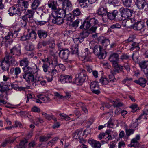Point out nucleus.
I'll return each mask as SVG.
<instances>
[{"label": "nucleus", "mask_w": 148, "mask_h": 148, "mask_svg": "<svg viewBox=\"0 0 148 148\" xmlns=\"http://www.w3.org/2000/svg\"><path fill=\"white\" fill-rule=\"evenodd\" d=\"M17 35V32L16 31H14V33L9 32L4 37L2 34H0V45H2L5 43V46L7 47L8 45L6 43H8L9 45L10 46Z\"/></svg>", "instance_id": "obj_1"}, {"label": "nucleus", "mask_w": 148, "mask_h": 148, "mask_svg": "<svg viewBox=\"0 0 148 148\" xmlns=\"http://www.w3.org/2000/svg\"><path fill=\"white\" fill-rule=\"evenodd\" d=\"M24 10L22 6L20 5L10 7L8 10V14L10 16H13L14 15L20 16H21V13Z\"/></svg>", "instance_id": "obj_2"}, {"label": "nucleus", "mask_w": 148, "mask_h": 148, "mask_svg": "<svg viewBox=\"0 0 148 148\" xmlns=\"http://www.w3.org/2000/svg\"><path fill=\"white\" fill-rule=\"evenodd\" d=\"M119 11L121 14V17L118 20L121 21L130 17L133 11L132 10L122 7L119 9Z\"/></svg>", "instance_id": "obj_3"}, {"label": "nucleus", "mask_w": 148, "mask_h": 148, "mask_svg": "<svg viewBox=\"0 0 148 148\" xmlns=\"http://www.w3.org/2000/svg\"><path fill=\"white\" fill-rule=\"evenodd\" d=\"M88 78L86 72L85 70L82 69L77 75H76L74 82L77 85H81Z\"/></svg>", "instance_id": "obj_4"}, {"label": "nucleus", "mask_w": 148, "mask_h": 148, "mask_svg": "<svg viewBox=\"0 0 148 148\" xmlns=\"http://www.w3.org/2000/svg\"><path fill=\"white\" fill-rule=\"evenodd\" d=\"M93 53L100 59H104L106 56V51L100 45H96L93 49Z\"/></svg>", "instance_id": "obj_5"}, {"label": "nucleus", "mask_w": 148, "mask_h": 148, "mask_svg": "<svg viewBox=\"0 0 148 148\" xmlns=\"http://www.w3.org/2000/svg\"><path fill=\"white\" fill-rule=\"evenodd\" d=\"M119 59L118 54L114 53L110 55L109 60L112 63L114 67L116 68L119 67L120 69H121L122 66L121 65H119L118 64Z\"/></svg>", "instance_id": "obj_6"}, {"label": "nucleus", "mask_w": 148, "mask_h": 148, "mask_svg": "<svg viewBox=\"0 0 148 148\" xmlns=\"http://www.w3.org/2000/svg\"><path fill=\"white\" fill-rule=\"evenodd\" d=\"M130 21L132 23H135L133 26V28L135 30H140L143 28L145 26L144 23L141 21L136 22L134 18H131Z\"/></svg>", "instance_id": "obj_7"}, {"label": "nucleus", "mask_w": 148, "mask_h": 148, "mask_svg": "<svg viewBox=\"0 0 148 148\" xmlns=\"http://www.w3.org/2000/svg\"><path fill=\"white\" fill-rule=\"evenodd\" d=\"M83 132L82 129H79L77 130L72 134L73 138L76 139H79V142L81 143H83L85 142V140L82 138L83 135Z\"/></svg>", "instance_id": "obj_8"}, {"label": "nucleus", "mask_w": 148, "mask_h": 148, "mask_svg": "<svg viewBox=\"0 0 148 148\" xmlns=\"http://www.w3.org/2000/svg\"><path fill=\"white\" fill-rule=\"evenodd\" d=\"M90 88L92 92L98 95L100 93L99 88L98 82H92L90 84Z\"/></svg>", "instance_id": "obj_9"}, {"label": "nucleus", "mask_w": 148, "mask_h": 148, "mask_svg": "<svg viewBox=\"0 0 148 148\" xmlns=\"http://www.w3.org/2000/svg\"><path fill=\"white\" fill-rule=\"evenodd\" d=\"M10 53L12 55L20 56L21 54V46L19 45L14 46L10 48Z\"/></svg>", "instance_id": "obj_10"}, {"label": "nucleus", "mask_w": 148, "mask_h": 148, "mask_svg": "<svg viewBox=\"0 0 148 148\" xmlns=\"http://www.w3.org/2000/svg\"><path fill=\"white\" fill-rule=\"evenodd\" d=\"M107 12V8L106 7L101 6L97 10V14L101 16L102 20L103 21V18L106 15Z\"/></svg>", "instance_id": "obj_11"}, {"label": "nucleus", "mask_w": 148, "mask_h": 148, "mask_svg": "<svg viewBox=\"0 0 148 148\" xmlns=\"http://www.w3.org/2000/svg\"><path fill=\"white\" fill-rule=\"evenodd\" d=\"M60 79L62 83L63 84L70 83L72 82V77L69 75H62L60 76Z\"/></svg>", "instance_id": "obj_12"}, {"label": "nucleus", "mask_w": 148, "mask_h": 148, "mask_svg": "<svg viewBox=\"0 0 148 148\" xmlns=\"http://www.w3.org/2000/svg\"><path fill=\"white\" fill-rule=\"evenodd\" d=\"M117 10H114L112 12H107V14L108 19L111 20L119 21L118 19L119 18H116L118 14Z\"/></svg>", "instance_id": "obj_13"}, {"label": "nucleus", "mask_w": 148, "mask_h": 148, "mask_svg": "<svg viewBox=\"0 0 148 148\" xmlns=\"http://www.w3.org/2000/svg\"><path fill=\"white\" fill-rule=\"evenodd\" d=\"M70 54V51L66 49L64 50H61L60 51L59 53L60 58L63 60H66L68 59L69 55Z\"/></svg>", "instance_id": "obj_14"}, {"label": "nucleus", "mask_w": 148, "mask_h": 148, "mask_svg": "<svg viewBox=\"0 0 148 148\" xmlns=\"http://www.w3.org/2000/svg\"><path fill=\"white\" fill-rule=\"evenodd\" d=\"M138 64L141 69H143L144 73H148V60L142 61Z\"/></svg>", "instance_id": "obj_15"}, {"label": "nucleus", "mask_w": 148, "mask_h": 148, "mask_svg": "<svg viewBox=\"0 0 148 148\" xmlns=\"http://www.w3.org/2000/svg\"><path fill=\"white\" fill-rule=\"evenodd\" d=\"M41 15V19L44 21H37L35 22L36 24L40 26L46 24L48 21L49 18L48 16L46 14H44L42 13Z\"/></svg>", "instance_id": "obj_16"}, {"label": "nucleus", "mask_w": 148, "mask_h": 148, "mask_svg": "<svg viewBox=\"0 0 148 148\" xmlns=\"http://www.w3.org/2000/svg\"><path fill=\"white\" fill-rule=\"evenodd\" d=\"M135 4L138 9L142 10L146 7L147 2L145 0H135Z\"/></svg>", "instance_id": "obj_17"}, {"label": "nucleus", "mask_w": 148, "mask_h": 148, "mask_svg": "<svg viewBox=\"0 0 148 148\" xmlns=\"http://www.w3.org/2000/svg\"><path fill=\"white\" fill-rule=\"evenodd\" d=\"M62 8L64 10L68 11H71L73 8V5L71 2L69 0H66L63 5H62Z\"/></svg>", "instance_id": "obj_18"}, {"label": "nucleus", "mask_w": 148, "mask_h": 148, "mask_svg": "<svg viewBox=\"0 0 148 148\" xmlns=\"http://www.w3.org/2000/svg\"><path fill=\"white\" fill-rule=\"evenodd\" d=\"M34 10L33 9H26L24 10L25 14L22 16L27 19L33 17L35 13Z\"/></svg>", "instance_id": "obj_19"}, {"label": "nucleus", "mask_w": 148, "mask_h": 148, "mask_svg": "<svg viewBox=\"0 0 148 148\" xmlns=\"http://www.w3.org/2000/svg\"><path fill=\"white\" fill-rule=\"evenodd\" d=\"M21 69L19 67H12L10 70V74H14L15 78H18V75L21 73Z\"/></svg>", "instance_id": "obj_20"}, {"label": "nucleus", "mask_w": 148, "mask_h": 148, "mask_svg": "<svg viewBox=\"0 0 148 148\" xmlns=\"http://www.w3.org/2000/svg\"><path fill=\"white\" fill-rule=\"evenodd\" d=\"M22 69L25 73H35L37 71L36 69L34 67H30L28 66L23 67Z\"/></svg>", "instance_id": "obj_21"}, {"label": "nucleus", "mask_w": 148, "mask_h": 148, "mask_svg": "<svg viewBox=\"0 0 148 148\" xmlns=\"http://www.w3.org/2000/svg\"><path fill=\"white\" fill-rule=\"evenodd\" d=\"M0 67H1V70L3 72L7 71H8L10 65L5 61L2 60L0 61Z\"/></svg>", "instance_id": "obj_22"}, {"label": "nucleus", "mask_w": 148, "mask_h": 148, "mask_svg": "<svg viewBox=\"0 0 148 148\" xmlns=\"http://www.w3.org/2000/svg\"><path fill=\"white\" fill-rule=\"evenodd\" d=\"M88 19V18L87 17L82 23V25L79 27L81 29H87L90 27L91 25Z\"/></svg>", "instance_id": "obj_23"}, {"label": "nucleus", "mask_w": 148, "mask_h": 148, "mask_svg": "<svg viewBox=\"0 0 148 148\" xmlns=\"http://www.w3.org/2000/svg\"><path fill=\"white\" fill-rule=\"evenodd\" d=\"M55 12L57 17L64 18L66 16V11L62 8L55 10Z\"/></svg>", "instance_id": "obj_24"}, {"label": "nucleus", "mask_w": 148, "mask_h": 148, "mask_svg": "<svg viewBox=\"0 0 148 148\" xmlns=\"http://www.w3.org/2000/svg\"><path fill=\"white\" fill-rule=\"evenodd\" d=\"M84 54H83L82 57L83 59L86 61L89 60L91 57V53L88 51V49L86 48L85 49Z\"/></svg>", "instance_id": "obj_25"}, {"label": "nucleus", "mask_w": 148, "mask_h": 148, "mask_svg": "<svg viewBox=\"0 0 148 148\" xmlns=\"http://www.w3.org/2000/svg\"><path fill=\"white\" fill-rule=\"evenodd\" d=\"M37 33L39 38L41 39L45 38L48 35L47 32L43 29L38 30Z\"/></svg>", "instance_id": "obj_26"}, {"label": "nucleus", "mask_w": 148, "mask_h": 148, "mask_svg": "<svg viewBox=\"0 0 148 148\" xmlns=\"http://www.w3.org/2000/svg\"><path fill=\"white\" fill-rule=\"evenodd\" d=\"M88 142L93 148H100L101 146V143L99 141L94 140H89Z\"/></svg>", "instance_id": "obj_27"}, {"label": "nucleus", "mask_w": 148, "mask_h": 148, "mask_svg": "<svg viewBox=\"0 0 148 148\" xmlns=\"http://www.w3.org/2000/svg\"><path fill=\"white\" fill-rule=\"evenodd\" d=\"M41 3L40 0H34L31 5V9L35 11L36 10L40 4Z\"/></svg>", "instance_id": "obj_28"}, {"label": "nucleus", "mask_w": 148, "mask_h": 148, "mask_svg": "<svg viewBox=\"0 0 148 148\" xmlns=\"http://www.w3.org/2000/svg\"><path fill=\"white\" fill-rule=\"evenodd\" d=\"M147 81L144 78H140L138 80H135L134 82L136 83L143 87H144L146 85Z\"/></svg>", "instance_id": "obj_29"}, {"label": "nucleus", "mask_w": 148, "mask_h": 148, "mask_svg": "<svg viewBox=\"0 0 148 148\" xmlns=\"http://www.w3.org/2000/svg\"><path fill=\"white\" fill-rule=\"evenodd\" d=\"M48 4L49 7L52 10H57V4L56 1L54 0H51L48 2Z\"/></svg>", "instance_id": "obj_30"}, {"label": "nucleus", "mask_w": 148, "mask_h": 148, "mask_svg": "<svg viewBox=\"0 0 148 148\" xmlns=\"http://www.w3.org/2000/svg\"><path fill=\"white\" fill-rule=\"evenodd\" d=\"M34 73H25L23 75V78L25 79L26 81L28 82H29L32 80L34 77Z\"/></svg>", "instance_id": "obj_31"}, {"label": "nucleus", "mask_w": 148, "mask_h": 148, "mask_svg": "<svg viewBox=\"0 0 148 148\" xmlns=\"http://www.w3.org/2000/svg\"><path fill=\"white\" fill-rule=\"evenodd\" d=\"M52 22L54 24L60 25L63 23L64 20L63 18L57 17L53 19Z\"/></svg>", "instance_id": "obj_32"}, {"label": "nucleus", "mask_w": 148, "mask_h": 148, "mask_svg": "<svg viewBox=\"0 0 148 148\" xmlns=\"http://www.w3.org/2000/svg\"><path fill=\"white\" fill-rule=\"evenodd\" d=\"M87 17L88 18L91 25L92 24L94 25H98L99 22L97 17L95 16L92 18H90L89 16Z\"/></svg>", "instance_id": "obj_33"}, {"label": "nucleus", "mask_w": 148, "mask_h": 148, "mask_svg": "<svg viewBox=\"0 0 148 148\" xmlns=\"http://www.w3.org/2000/svg\"><path fill=\"white\" fill-rule=\"evenodd\" d=\"M79 5L82 8H86L89 6V3L88 0L81 1L77 2Z\"/></svg>", "instance_id": "obj_34"}, {"label": "nucleus", "mask_w": 148, "mask_h": 148, "mask_svg": "<svg viewBox=\"0 0 148 148\" xmlns=\"http://www.w3.org/2000/svg\"><path fill=\"white\" fill-rule=\"evenodd\" d=\"M28 65L29 61L27 58H23L19 62V65L21 66L25 67L28 66Z\"/></svg>", "instance_id": "obj_35"}, {"label": "nucleus", "mask_w": 148, "mask_h": 148, "mask_svg": "<svg viewBox=\"0 0 148 148\" xmlns=\"http://www.w3.org/2000/svg\"><path fill=\"white\" fill-rule=\"evenodd\" d=\"M71 52L72 54H78L79 52L78 46L77 44L73 45L71 48Z\"/></svg>", "instance_id": "obj_36"}, {"label": "nucleus", "mask_w": 148, "mask_h": 148, "mask_svg": "<svg viewBox=\"0 0 148 148\" xmlns=\"http://www.w3.org/2000/svg\"><path fill=\"white\" fill-rule=\"evenodd\" d=\"M22 20L21 21V27L25 29L26 28L28 19L23 16L22 17Z\"/></svg>", "instance_id": "obj_37"}, {"label": "nucleus", "mask_w": 148, "mask_h": 148, "mask_svg": "<svg viewBox=\"0 0 148 148\" xmlns=\"http://www.w3.org/2000/svg\"><path fill=\"white\" fill-rule=\"evenodd\" d=\"M123 3L125 6L129 8L131 6L132 0H122Z\"/></svg>", "instance_id": "obj_38"}, {"label": "nucleus", "mask_w": 148, "mask_h": 148, "mask_svg": "<svg viewBox=\"0 0 148 148\" xmlns=\"http://www.w3.org/2000/svg\"><path fill=\"white\" fill-rule=\"evenodd\" d=\"M25 49L26 51H32L34 49V46L32 44H29L25 46Z\"/></svg>", "instance_id": "obj_39"}, {"label": "nucleus", "mask_w": 148, "mask_h": 148, "mask_svg": "<svg viewBox=\"0 0 148 148\" xmlns=\"http://www.w3.org/2000/svg\"><path fill=\"white\" fill-rule=\"evenodd\" d=\"M58 140V138L56 137L53 138L51 140L49 141L48 143L49 145L52 147L56 143L57 140Z\"/></svg>", "instance_id": "obj_40"}, {"label": "nucleus", "mask_w": 148, "mask_h": 148, "mask_svg": "<svg viewBox=\"0 0 148 148\" xmlns=\"http://www.w3.org/2000/svg\"><path fill=\"white\" fill-rule=\"evenodd\" d=\"M41 114L46 119L48 120H51L53 118V115H50L47 114V113L44 112H42L41 113Z\"/></svg>", "instance_id": "obj_41"}, {"label": "nucleus", "mask_w": 148, "mask_h": 148, "mask_svg": "<svg viewBox=\"0 0 148 148\" xmlns=\"http://www.w3.org/2000/svg\"><path fill=\"white\" fill-rule=\"evenodd\" d=\"M130 56L129 55V53H122L121 56L120 58L122 60H127L130 58Z\"/></svg>", "instance_id": "obj_42"}, {"label": "nucleus", "mask_w": 148, "mask_h": 148, "mask_svg": "<svg viewBox=\"0 0 148 148\" xmlns=\"http://www.w3.org/2000/svg\"><path fill=\"white\" fill-rule=\"evenodd\" d=\"M148 114V112H145L143 111V113H142L138 118L136 119V121L140 120L142 118L147 119L146 116Z\"/></svg>", "instance_id": "obj_43"}, {"label": "nucleus", "mask_w": 148, "mask_h": 148, "mask_svg": "<svg viewBox=\"0 0 148 148\" xmlns=\"http://www.w3.org/2000/svg\"><path fill=\"white\" fill-rule=\"evenodd\" d=\"M138 141L134 138L132 139L131 140V146L136 147L138 146Z\"/></svg>", "instance_id": "obj_44"}, {"label": "nucleus", "mask_w": 148, "mask_h": 148, "mask_svg": "<svg viewBox=\"0 0 148 148\" xmlns=\"http://www.w3.org/2000/svg\"><path fill=\"white\" fill-rule=\"evenodd\" d=\"M100 82L103 85L107 84L109 81L107 78L101 77L100 79Z\"/></svg>", "instance_id": "obj_45"}, {"label": "nucleus", "mask_w": 148, "mask_h": 148, "mask_svg": "<svg viewBox=\"0 0 148 148\" xmlns=\"http://www.w3.org/2000/svg\"><path fill=\"white\" fill-rule=\"evenodd\" d=\"M31 37L30 34L29 33L23 35L21 38V40L25 41L29 39Z\"/></svg>", "instance_id": "obj_46"}, {"label": "nucleus", "mask_w": 148, "mask_h": 148, "mask_svg": "<svg viewBox=\"0 0 148 148\" xmlns=\"http://www.w3.org/2000/svg\"><path fill=\"white\" fill-rule=\"evenodd\" d=\"M22 6H23L24 8H23V9L24 10L23 11L28 8L29 6V2L28 1L22 0Z\"/></svg>", "instance_id": "obj_47"}, {"label": "nucleus", "mask_w": 148, "mask_h": 148, "mask_svg": "<svg viewBox=\"0 0 148 148\" xmlns=\"http://www.w3.org/2000/svg\"><path fill=\"white\" fill-rule=\"evenodd\" d=\"M12 56L10 55V53H7L6 54L4 58L2 60L8 64V62H9V60Z\"/></svg>", "instance_id": "obj_48"}, {"label": "nucleus", "mask_w": 148, "mask_h": 148, "mask_svg": "<svg viewBox=\"0 0 148 148\" xmlns=\"http://www.w3.org/2000/svg\"><path fill=\"white\" fill-rule=\"evenodd\" d=\"M73 14L75 16H77L80 15L81 14L80 10L78 8H76L75 9L73 12Z\"/></svg>", "instance_id": "obj_49"}, {"label": "nucleus", "mask_w": 148, "mask_h": 148, "mask_svg": "<svg viewBox=\"0 0 148 148\" xmlns=\"http://www.w3.org/2000/svg\"><path fill=\"white\" fill-rule=\"evenodd\" d=\"M75 16L73 14L69 13L67 15V20L71 22L73 21L74 20Z\"/></svg>", "instance_id": "obj_50"}, {"label": "nucleus", "mask_w": 148, "mask_h": 148, "mask_svg": "<svg viewBox=\"0 0 148 148\" xmlns=\"http://www.w3.org/2000/svg\"><path fill=\"white\" fill-rule=\"evenodd\" d=\"M134 131V130L132 129H128L126 128L125 131L127 136H129L131 134H133Z\"/></svg>", "instance_id": "obj_51"}, {"label": "nucleus", "mask_w": 148, "mask_h": 148, "mask_svg": "<svg viewBox=\"0 0 148 148\" xmlns=\"http://www.w3.org/2000/svg\"><path fill=\"white\" fill-rule=\"evenodd\" d=\"M29 34H30L31 37H32V39H34V40L36 39L37 34L35 31L33 30H32Z\"/></svg>", "instance_id": "obj_52"}, {"label": "nucleus", "mask_w": 148, "mask_h": 148, "mask_svg": "<svg viewBox=\"0 0 148 148\" xmlns=\"http://www.w3.org/2000/svg\"><path fill=\"white\" fill-rule=\"evenodd\" d=\"M79 33L85 38L88 36L90 32L88 30H85Z\"/></svg>", "instance_id": "obj_53"}, {"label": "nucleus", "mask_w": 148, "mask_h": 148, "mask_svg": "<svg viewBox=\"0 0 148 148\" xmlns=\"http://www.w3.org/2000/svg\"><path fill=\"white\" fill-rule=\"evenodd\" d=\"M51 137L50 136H42L40 138V141L41 142L46 141H47L48 139L50 138Z\"/></svg>", "instance_id": "obj_54"}, {"label": "nucleus", "mask_w": 148, "mask_h": 148, "mask_svg": "<svg viewBox=\"0 0 148 148\" xmlns=\"http://www.w3.org/2000/svg\"><path fill=\"white\" fill-rule=\"evenodd\" d=\"M114 125V123L112 120L110 119L107 123V127L110 128H113Z\"/></svg>", "instance_id": "obj_55"}, {"label": "nucleus", "mask_w": 148, "mask_h": 148, "mask_svg": "<svg viewBox=\"0 0 148 148\" xmlns=\"http://www.w3.org/2000/svg\"><path fill=\"white\" fill-rule=\"evenodd\" d=\"M27 142L26 140L21 141L19 144L20 147L19 148H25V144Z\"/></svg>", "instance_id": "obj_56"}, {"label": "nucleus", "mask_w": 148, "mask_h": 148, "mask_svg": "<svg viewBox=\"0 0 148 148\" xmlns=\"http://www.w3.org/2000/svg\"><path fill=\"white\" fill-rule=\"evenodd\" d=\"M79 22V19H77L75 20L71 24L72 27L76 28L78 26V24Z\"/></svg>", "instance_id": "obj_57"}, {"label": "nucleus", "mask_w": 148, "mask_h": 148, "mask_svg": "<svg viewBox=\"0 0 148 148\" xmlns=\"http://www.w3.org/2000/svg\"><path fill=\"white\" fill-rule=\"evenodd\" d=\"M111 73L112 75H109V78L111 81L114 82L116 80V79L115 78L114 76V73L112 71H111Z\"/></svg>", "instance_id": "obj_58"}, {"label": "nucleus", "mask_w": 148, "mask_h": 148, "mask_svg": "<svg viewBox=\"0 0 148 148\" xmlns=\"http://www.w3.org/2000/svg\"><path fill=\"white\" fill-rule=\"evenodd\" d=\"M15 60L14 57L13 56L10 58V59L9 60V62H8V64L9 65H13L15 64Z\"/></svg>", "instance_id": "obj_59"}, {"label": "nucleus", "mask_w": 148, "mask_h": 148, "mask_svg": "<svg viewBox=\"0 0 148 148\" xmlns=\"http://www.w3.org/2000/svg\"><path fill=\"white\" fill-rule=\"evenodd\" d=\"M130 107L132 109V112H134L137 110L138 106L136 104H133L130 106Z\"/></svg>", "instance_id": "obj_60"}, {"label": "nucleus", "mask_w": 148, "mask_h": 148, "mask_svg": "<svg viewBox=\"0 0 148 148\" xmlns=\"http://www.w3.org/2000/svg\"><path fill=\"white\" fill-rule=\"evenodd\" d=\"M49 66L48 64L47 63L43 64L42 66V67L43 68V71L45 72H47Z\"/></svg>", "instance_id": "obj_61"}, {"label": "nucleus", "mask_w": 148, "mask_h": 148, "mask_svg": "<svg viewBox=\"0 0 148 148\" xmlns=\"http://www.w3.org/2000/svg\"><path fill=\"white\" fill-rule=\"evenodd\" d=\"M121 27V25L118 23H116L112 25L110 27L111 29H114L116 28H120Z\"/></svg>", "instance_id": "obj_62"}, {"label": "nucleus", "mask_w": 148, "mask_h": 148, "mask_svg": "<svg viewBox=\"0 0 148 148\" xmlns=\"http://www.w3.org/2000/svg\"><path fill=\"white\" fill-rule=\"evenodd\" d=\"M48 45L49 47L51 48H54L56 46L55 42L54 41H50L49 42Z\"/></svg>", "instance_id": "obj_63"}, {"label": "nucleus", "mask_w": 148, "mask_h": 148, "mask_svg": "<svg viewBox=\"0 0 148 148\" xmlns=\"http://www.w3.org/2000/svg\"><path fill=\"white\" fill-rule=\"evenodd\" d=\"M138 121H136V119L135 122L132 123L130 125V127L132 128H136L138 125Z\"/></svg>", "instance_id": "obj_64"}]
</instances>
